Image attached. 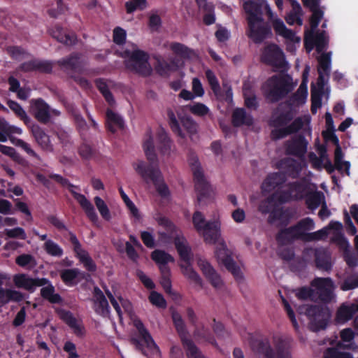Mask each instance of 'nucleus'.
Listing matches in <instances>:
<instances>
[{
	"label": "nucleus",
	"instance_id": "obj_45",
	"mask_svg": "<svg viewBox=\"0 0 358 358\" xmlns=\"http://www.w3.org/2000/svg\"><path fill=\"white\" fill-rule=\"evenodd\" d=\"M294 293L297 299L300 301L316 302L315 290L311 285L297 287L294 290Z\"/></svg>",
	"mask_w": 358,
	"mask_h": 358
},
{
	"label": "nucleus",
	"instance_id": "obj_30",
	"mask_svg": "<svg viewBox=\"0 0 358 358\" xmlns=\"http://www.w3.org/2000/svg\"><path fill=\"white\" fill-rule=\"evenodd\" d=\"M277 167L285 170L284 173L286 174V176H288L292 178H298L301 171L300 163L291 158L281 159L278 163Z\"/></svg>",
	"mask_w": 358,
	"mask_h": 358
},
{
	"label": "nucleus",
	"instance_id": "obj_54",
	"mask_svg": "<svg viewBox=\"0 0 358 358\" xmlns=\"http://www.w3.org/2000/svg\"><path fill=\"white\" fill-rule=\"evenodd\" d=\"M271 196H273L275 205L280 206L294 200L288 189L276 191L271 194Z\"/></svg>",
	"mask_w": 358,
	"mask_h": 358
},
{
	"label": "nucleus",
	"instance_id": "obj_10",
	"mask_svg": "<svg viewBox=\"0 0 358 358\" xmlns=\"http://www.w3.org/2000/svg\"><path fill=\"white\" fill-rule=\"evenodd\" d=\"M189 165L193 173L197 200L200 203L203 199L209 196L210 186L205 178L200 163L196 157H192L189 159Z\"/></svg>",
	"mask_w": 358,
	"mask_h": 358
},
{
	"label": "nucleus",
	"instance_id": "obj_32",
	"mask_svg": "<svg viewBox=\"0 0 358 358\" xmlns=\"http://www.w3.org/2000/svg\"><path fill=\"white\" fill-rule=\"evenodd\" d=\"M106 129L112 134H115L117 129H123L124 127L123 118L111 109L106 110Z\"/></svg>",
	"mask_w": 358,
	"mask_h": 358
},
{
	"label": "nucleus",
	"instance_id": "obj_7",
	"mask_svg": "<svg viewBox=\"0 0 358 358\" xmlns=\"http://www.w3.org/2000/svg\"><path fill=\"white\" fill-rule=\"evenodd\" d=\"M192 222L196 231L201 233L207 243L215 244L220 236V224L217 221L206 222L202 213L196 211Z\"/></svg>",
	"mask_w": 358,
	"mask_h": 358
},
{
	"label": "nucleus",
	"instance_id": "obj_26",
	"mask_svg": "<svg viewBox=\"0 0 358 358\" xmlns=\"http://www.w3.org/2000/svg\"><path fill=\"white\" fill-rule=\"evenodd\" d=\"M80 55L78 53H71L66 57L62 58L57 62V64L64 71H71L72 74L76 72L81 73L82 66L80 64Z\"/></svg>",
	"mask_w": 358,
	"mask_h": 358
},
{
	"label": "nucleus",
	"instance_id": "obj_31",
	"mask_svg": "<svg viewBox=\"0 0 358 358\" xmlns=\"http://www.w3.org/2000/svg\"><path fill=\"white\" fill-rule=\"evenodd\" d=\"M308 143L302 135L294 138L287 146V152L298 157H303L307 151Z\"/></svg>",
	"mask_w": 358,
	"mask_h": 358
},
{
	"label": "nucleus",
	"instance_id": "obj_62",
	"mask_svg": "<svg viewBox=\"0 0 358 358\" xmlns=\"http://www.w3.org/2000/svg\"><path fill=\"white\" fill-rule=\"evenodd\" d=\"M167 116L169 119V126L176 134L179 136L184 137L181 128L180 127V124L175 115L174 112L171 109H169L167 110Z\"/></svg>",
	"mask_w": 358,
	"mask_h": 358
},
{
	"label": "nucleus",
	"instance_id": "obj_27",
	"mask_svg": "<svg viewBox=\"0 0 358 358\" xmlns=\"http://www.w3.org/2000/svg\"><path fill=\"white\" fill-rule=\"evenodd\" d=\"M263 0H248L243 3V9L247 13V21H254L263 17Z\"/></svg>",
	"mask_w": 358,
	"mask_h": 358
},
{
	"label": "nucleus",
	"instance_id": "obj_14",
	"mask_svg": "<svg viewBox=\"0 0 358 358\" xmlns=\"http://www.w3.org/2000/svg\"><path fill=\"white\" fill-rule=\"evenodd\" d=\"M262 62L275 69H284L287 64L282 50L275 44L266 46L262 55Z\"/></svg>",
	"mask_w": 358,
	"mask_h": 358
},
{
	"label": "nucleus",
	"instance_id": "obj_34",
	"mask_svg": "<svg viewBox=\"0 0 358 358\" xmlns=\"http://www.w3.org/2000/svg\"><path fill=\"white\" fill-rule=\"evenodd\" d=\"M85 277V273L80 271L78 268H66L60 272V278L63 282L67 286H74L78 283V278L83 279Z\"/></svg>",
	"mask_w": 358,
	"mask_h": 358
},
{
	"label": "nucleus",
	"instance_id": "obj_13",
	"mask_svg": "<svg viewBox=\"0 0 358 358\" xmlns=\"http://www.w3.org/2000/svg\"><path fill=\"white\" fill-rule=\"evenodd\" d=\"M215 254L218 263L223 265L236 280L243 279V274L240 267L234 260L224 244H222L220 247L217 248Z\"/></svg>",
	"mask_w": 358,
	"mask_h": 358
},
{
	"label": "nucleus",
	"instance_id": "obj_20",
	"mask_svg": "<svg viewBox=\"0 0 358 358\" xmlns=\"http://www.w3.org/2000/svg\"><path fill=\"white\" fill-rule=\"evenodd\" d=\"M197 265L201 270L203 275L210 282L212 286L215 288L220 287L222 284V280L220 275L217 273L215 268L206 259L199 258L197 260Z\"/></svg>",
	"mask_w": 358,
	"mask_h": 358
},
{
	"label": "nucleus",
	"instance_id": "obj_22",
	"mask_svg": "<svg viewBox=\"0 0 358 358\" xmlns=\"http://www.w3.org/2000/svg\"><path fill=\"white\" fill-rule=\"evenodd\" d=\"M303 126V121L301 117L294 119L287 127L281 129H273L271 131V137L273 140H279L299 131Z\"/></svg>",
	"mask_w": 358,
	"mask_h": 358
},
{
	"label": "nucleus",
	"instance_id": "obj_52",
	"mask_svg": "<svg viewBox=\"0 0 358 358\" xmlns=\"http://www.w3.org/2000/svg\"><path fill=\"white\" fill-rule=\"evenodd\" d=\"M8 107L22 120L26 125L31 123V119L27 115L22 107L16 101L9 100L7 102Z\"/></svg>",
	"mask_w": 358,
	"mask_h": 358
},
{
	"label": "nucleus",
	"instance_id": "obj_50",
	"mask_svg": "<svg viewBox=\"0 0 358 358\" xmlns=\"http://www.w3.org/2000/svg\"><path fill=\"white\" fill-rule=\"evenodd\" d=\"M287 189L294 200L303 198L306 191V185L300 181L291 182L287 184Z\"/></svg>",
	"mask_w": 358,
	"mask_h": 358
},
{
	"label": "nucleus",
	"instance_id": "obj_15",
	"mask_svg": "<svg viewBox=\"0 0 358 358\" xmlns=\"http://www.w3.org/2000/svg\"><path fill=\"white\" fill-rule=\"evenodd\" d=\"M293 215V211L290 208L275 205L268 216L267 222L270 225L276 224L277 227H285L289 224Z\"/></svg>",
	"mask_w": 358,
	"mask_h": 358
},
{
	"label": "nucleus",
	"instance_id": "obj_6",
	"mask_svg": "<svg viewBox=\"0 0 358 358\" xmlns=\"http://www.w3.org/2000/svg\"><path fill=\"white\" fill-rule=\"evenodd\" d=\"M122 57H129L125 65L130 71L143 76L151 74L152 68L148 62L149 55L147 52L141 50H126L123 52Z\"/></svg>",
	"mask_w": 358,
	"mask_h": 358
},
{
	"label": "nucleus",
	"instance_id": "obj_2",
	"mask_svg": "<svg viewBox=\"0 0 358 358\" xmlns=\"http://www.w3.org/2000/svg\"><path fill=\"white\" fill-rule=\"evenodd\" d=\"M274 348L268 339H252L250 348L252 352L262 358H292L289 342L280 337L274 339Z\"/></svg>",
	"mask_w": 358,
	"mask_h": 358
},
{
	"label": "nucleus",
	"instance_id": "obj_39",
	"mask_svg": "<svg viewBox=\"0 0 358 358\" xmlns=\"http://www.w3.org/2000/svg\"><path fill=\"white\" fill-rule=\"evenodd\" d=\"M232 123L235 127L250 126L253 124V118L246 113L244 108H236L232 113Z\"/></svg>",
	"mask_w": 358,
	"mask_h": 358
},
{
	"label": "nucleus",
	"instance_id": "obj_19",
	"mask_svg": "<svg viewBox=\"0 0 358 358\" xmlns=\"http://www.w3.org/2000/svg\"><path fill=\"white\" fill-rule=\"evenodd\" d=\"M93 296L94 312L103 317H108L110 313V306L104 294L98 287H94Z\"/></svg>",
	"mask_w": 358,
	"mask_h": 358
},
{
	"label": "nucleus",
	"instance_id": "obj_40",
	"mask_svg": "<svg viewBox=\"0 0 358 358\" xmlns=\"http://www.w3.org/2000/svg\"><path fill=\"white\" fill-rule=\"evenodd\" d=\"M41 296L52 304H61L63 301L60 294L55 293V288L51 282L41 289Z\"/></svg>",
	"mask_w": 358,
	"mask_h": 358
},
{
	"label": "nucleus",
	"instance_id": "obj_9",
	"mask_svg": "<svg viewBox=\"0 0 358 358\" xmlns=\"http://www.w3.org/2000/svg\"><path fill=\"white\" fill-rule=\"evenodd\" d=\"M174 243L180 259L185 262V265H180L182 274L194 283L202 286V279L191 265L190 248L178 237L175 238Z\"/></svg>",
	"mask_w": 358,
	"mask_h": 358
},
{
	"label": "nucleus",
	"instance_id": "obj_64",
	"mask_svg": "<svg viewBox=\"0 0 358 358\" xmlns=\"http://www.w3.org/2000/svg\"><path fill=\"white\" fill-rule=\"evenodd\" d=\"M323 358H353L351 353L341 352L336 348H329L326 350Z\"/></svg>",
	"mask_w": 358,
	"mask_h": 358
},
{
	"label": "nucleus",
	"instance_id": "obj_35",
	"mask_svg": "<svg viewBox=\"0 0 358 358\" xmlns=\"http://www.w3.org/2000/svg\"><path fill=\"white\" fill-rule=\"evenodd\" d=\"M134 326L137 329L139 336L144 341L147 348L150 349L155 348L159 350L158 346L155 343L150 332L145 328V325L140 319H136L134 320Z\"/></svg>",
	"mask_w": 358,
	"mask_h": 358
},
{
	"label": "nucleus",
	"instance_id": "obj_12",
	"mask_svg": "<svg viewBox=\"0 0 358 358\" xmlns=\"http://www.w3.org/2000/svg\"><path fill=\"white\" fill-rule=\"evenodd\" d=\"M248 36L255 43H262L266 38L272 36L271 27L264 18L254 20V21L248 22Z\"/></svg>",
	"mask_w": 358,
	"mask_h": 358
},
{
	"label": "nucleus",
	"instance_id": "obj_21",
	"mask_svg": "<svg viewBox=\"0 0 358 358\" xmlns=\"http://www.w3.org/2000/svg\"><path fill=\"white\" fill-rule=\"evenodd\" d=\"M294 117V113L291 108L286 110H280L278 108L272 113L269 125L274 129H281L287 127Z\"/></svg>",
	"mask_w": 358,
	"mask_h": 358
},
{
	"label": "nucleus",
	"instance_id": "obj_16",
	"mask_svg": "<svg viewBox=\"0 0 358 358\" xmlns=\"http://www.w3.org/2000/svg\"><path fill=\"white\" fill-rule=\"evenodd\" d=\"M69 241L73 245V251L79 261L89 272H94L96 270V265L88 252L82 248V245L75 234L69 231Z\"/></svg>",
	"mask_w": 358,
	"mask_h": 358
},
{
	"label": "nucleus",
	"instance_id": "obj_4",
	"mask_svg": "<svg viewBox=\"0 0 358 358\" xmlns=\"http://www.w3.org/2000/svg\"><path fill=\"white\" fill-rule=\"evenodd\" d=\"M299 312L308 317L310 329L314 332L325 329L331 317V310L326 305H304L299 308Z\"/></svg>",
	"mask_w": 358,
	"mask_h": 358
},
{
	"label": "nucleus",
	"instance_id": "obj_3",
	"mask_svg": "<svg viewBox=\"0 0 358 358\" xmlns=\"http://www.w3.org/2000/svg\"><path fill=\"white\" fill-rule=\"evenodd\" d=\"M294 88L292 78L287 73L273 75L263 85L264 96L271 103L283 99Z\"/></svg>",
	"mask_w": 358,
	"mask_h": 358
},
{
	"label": "nucleus",
	"instance_id": "obj_33",
	"mask_svg": "<svg viewBox=\"0 0 358 358\" xmlns=\"http://www.w3.org/2000/svg\"><path fill=\"white\" fill-rule=\"evenodd\" d=\"M294 231L299 238L303 241H307V234L309 231L314 229L315 222L310 217H306L299 220L296 224L293 225Z\"/></svg>",
	"mask_w": 358,
	"mask_h": 358
},
{
	"label": "nucleus",
	"instance_id": "obj_24",
	"mask_svg": "<svg viewBox=\"0 0 358 358\" xmlns=\"http://www.w3.org/2000/svg\"><path fill=\"white\" fill-rule=\"evenodd\" d=\"M286 180L287 176L283 171L271 173L262 182V191L270 192L277 187H280L285 183Z\"/></svg>",
	"mask_w": 358,
	"mask_h": 358
},
{
	"label": "nucleus",
	"instance_id": "obj_23",
	"mask_svg": "<svg viewBox=\"0 0 358 358\" xmlns=\"http://www.w3.org/2000/svg\"><path fill=\"white\" fill-rule=\"evenodd\" d=\"M331 241L344 251V259L348 266L351 268L356 267L357 266V259L355 256L350 254V244L344 235L342 233H337L331 238Z\"/></svg>",
	"mask_w": 358,
	"mask_h": 358
},
{
	"label": "nucleus",
	"instance_id": "obj_43",
	"mask_svg": "<svg viewBox=\"0 0 358 358\" xmlns=\"http://www.w3.org/2000/svg\"><path fill=\"white\" fill-rule=\"evenodd\" d=\"M170 49L176 55L184 59H189L195 55L194 50L178 42L171 43Z\"/></svg>",
	"mask_w": 358,
	"mask_h": 358
},
{
	"label": "nucleus",
	"instance_id": "obj_60",
	"mask_svg": "<svg viewBox=\"0 0 358 358\" xmlns=\"http://www.w3.org/2000/svg\"><path fill=\"white\" fill-rule=\"evenodd\" d=\"M8 55L15 60L21 59L25 57L29 56L27 51L21 46L12 45L7 48Z\"/></svg>",
	"mask_w": 358,
	"mask_h": 358
},
{
	"label": "nucleus",
	"instance_id": "obj_8",
	"mask_svg": "<svg viewBox=\"0 0 358 358\" xmlns=\"http://www.w3.org/2000/svg\"><path fill=\"white\" fill-rule=\"evenodd\" d=\"M171 318L187 357L204 358L196 345L187 337L188 331L181 315L178 311L173 310L171 313Z\"/></svg>",
	"mask_w": 358,
	"mask_h": 358
},
{
	"label": "nucleus",
	"instance_id": "obj_49",
	"mask_svg": "<svg viewBox=\"0 0 358 358\" xmlns=\"http://www.w3.org/2000/svg\"><path fill=\"white\" fill-rule=\"evenodd\" d=\"M61 319L73 330L76 335L83 334V327L78 324L76 318L73 313L69 310H63L60 315Z\"/></svg>",
	"mask_w": 358,
	"mask_h": 358
},
{
	"label": "nucleus",
	"instance_id": "obj_36",
	"mask_svg": "<svg viewBox=\"0 0 358 358\" xmlns=\"http://www.w3.org/2000/svg\"><path fill=\"white\" fill-rule=\"evenodd\" d=\"M273 27L277 34L291 41L299 42L300 38L296 36L295 33L292 29H289L286 27L281 19H274L273 20Z\"/></svg>",
	"mask_w": 358,
	"mask_h": 358
},
{
	"label": "nucleus",
	"instance_id": "obj_57",
	"mask_svg": "<svg viewBox=\"0 0 358 358\" xmlns=\"http://www.w3.org/2000/svg\"><path fill=\"white\" fill-rule=\"evenodd\" d=\"M124 6L128 14L133 13L137 10H143L147 7V0H130L125 3Z\"/></svg>",
	"mask_w": 358,
	"mask_h": 358
},
{
	"label": "nucleus",
	"instance_id": "obj_11",
	"mask_svg": "<svg viewBox=\"0 0 358 358\" xmlns=\"http://www.w3.org/2000/svg\"><path fill=\"white\" fill-rule=\"evenodd\" d=\"M310 285L315 290L316 301L327 304L334 299V286L331 278L316 277L310 282Z\"/></svg>",
	"mask_w": 358,
	"mask_h": 358
},
{
	"label": "nucleus",
	"instance_id": "obj_63",
	"mask_svg": "<svg viewBox=\"0 0 358 358\" xmlns=\"http://www.w3.org/2000/svg\"><path fill=\"white\" fill-rule=\"evenodd\" d=\"M322 198H324L323 194L320 192H316L311 194L306 200L308 208L312 210L317 208L321 204Z\"/></svg>",
	"mask_w": 358,
	"mask_h": 358
},
{
	"label": "nucleus",
	"instance_id": "obj_56",
	"mask_svg": "<svg viewBox=\"0 0 358 358\" xmlns=\"http://www.w3.org/2000/svg\"><path fill=\"white\" fill-rule=\"evenodd\" d=\"M44 250L45 252L53 257H62L63 255V249L52 240H48L44 243Z\"/></svg>",
	"mask_w": 358,
	"mask_h": 358
},
{
	"label": "nucleus",
	"instance_id": "obj_46",
	"mask_svg": "<svg viewBox=\"0 0 358 358\" xmlns=\"http://www.w3.org/2000/svg\"><path fill=\"white\" fill-rule=\"evenodd\" d=\"M276 240L278 243L286 244L291 243L296 240H299V238L293 226H291L280 229L276 235Z\"/></svg>",
	"mask_w": 358,
	"mask_h": 358
},
{
	"label": "nucleus",
	"instance_id": "obj_38",
	"mask_svg": "<svg viewBox=\"0 0 358 358\" xmlns=\"http://www.w3.org/2000/svg\"><path fill=\"white\" fill-rule=\"evenodd\" d=\"M355 303L348 306L345 303L341 305L336 314V320L338 323H345L350 320L356 313Z\"/></svg>",
	"mask_w": 358,
	"mask_h": 358
},
{
	"label": "nucleus",
	"instance_id": "obj_55",
	"mask_svg": "<svg viewBox=\"0 0 358 358\" xmlns=\"http://www.w3.org/2000/svg\"><path fill=\"white\" fill-rule=\"evenodd\" d=\"M323 92L322 90H317L313 86L311 87V107L310 110L313 114H315L317 109L322 106V96Z\"/></svg>",
	"mask_w": 358,
	"mask_h": 358
},
{
	"label": "nucleus",
	"instance_id": "obj_59",
	"mask_svg": "<svg viewBox=\"0 0 358 358\" xmlns=\"http://www.w3.org/2000/svg\"><path fill=\"white\" fill-rule=\"evenodd\" d=\"M319 67L317 70H320L327 76H329L331 71V55L330 53H323L319 60Z\"/></svg>",
	"mask_w": 358,
	"mask_h": 358
},
{
	"label": "nucleus",
	"instance_id": "obj_47",
	"mask_svg": "<svg viewBox=\"0 0 358 358\" xmlns=\"http://www.w3.org/2000/svg\"><path fill=\"white\" fill-rule=\"evenodd\" d=\"M344 154L340 145L336 146L334 151V164L338 171H342L343 168L348 176L350 175V163L348 161H343Z\"/></svg>",
	"mask_w": 358,
	"mask_h": 358
},
{
	"label": "nucleus",
	"instance_id": "obj_41",
	"mask_svg": "<svg viewBox=\"0 0 358 358\" xmlns=\"http://www.w3.org/2000/svg\"><path fill=\"white\" fill-rule=\"evenodd\" d=\"M51 35L59 42L67 45H71L75 43L76 36L74 34H67L61 27L56 25L51 31Z\"/></svg>",
	"mask_w": 358,
	"mask_h": 358
},
{
	"label": "nucleus",
	"instance_id": "obj_48",
	"mask_svg": "<svg viewBox=\"0 0 358 358\" xmlns=\"http://www.w3.org/2000/svg\"><path fill=\"white\" fill-rule=\"evenodd\" d=\"M61 319L73 330L76 335L83 334V327L78 324L76 318L73 313L69 310H63L60 315Z\"/></svg>",
	"mask_w": 358,
	"mask_h": 358
},
{
	"label": "nucleus",
	"instance_id": "obj_44",
	"mask_svg": "<svg viewBox=\"0 0 358 358\" xmlns=\"http://www.w3.org/2000/svg\"><path fill=\"white\" fill-rule=\"evenodd\" d=\"M95 85L102 96L104 97L106 101L110 106H113L115 101L112 92L110 91L106 81L104 78H96L94 80Z\"/></svg>",
	"mask_w": 358,
	"mask_h": 358
},
{
	"label": "nucleus",
	"instance_id": "obj_37",
	"mask_svg": "<svg viewBox=\"0 0 358 358\" xmlns=\"http://www.w3.org/2000/svg\"><path fill=\"white\" fill-rule=\"evenodd\" d=\"M157 148L162 155H169L172 141L163 128H160L157 134Z\"/></svg>",
	"mask_w": 358,
	"mask_h": 358
},
{
	"label": "nucleus",
	"instance_id": "obj_29",
	"mask_svg": "<svg viewBox=\"0 0 358 358\" xmlns=\"http://www.w3.org/2000/svg\"><path fill=\"white\" fill-rule=\"evenodd\" d=\"M304 45L309 50H312L314 45L318 51L321 50L326 45L324 32L315 34L314 31H310L306 33L304 37Z\"/></svg>",
	"mask_w": 358,
	"mask_h": 358
},
{
	"label": "nucleus",
	"instance_id": "obj_53",
	"mask_svg": "<svg viewBox=\"0 0 358 358\" xmlns=\"http://www.w3.org/2000/svg\"><path fill=\"white\" fill-rule=\"evenodd\" d=\"M152 259L157 264H167L169 262H173L174 258L162 250H155L151 253Z\"/></svg>",
	"mask_w": 358,
	"mask_h": 358
},
{
	"label": "nucleus",
	"instance_id": "obj_61",
	"mask_svg": "<svg viewBox=\"0 0 358 358\" xmlns=\"http://www.w3.org/2000/svg\"><path fill=\"white\" fill-rule=\"evenodd\" d=\"M358 287V273L348 276L341 283V289L349 291Z\"/></svg>",
	"mask_w": 358,
	"mask_h": 358
},
{
	"label": "nucleus",
	"instance_id": "obj_25",
	"mask_svg": "<svg viewBox=\"0 0 358 358\" xmlns=\"http://www.w3.org/2000/svg\"><path fill=\"white\" fill-rule=\"evenodd\" d=\"M186 312L189 322L195 327V336L203 338L208 342L210 343L212 345L217 346V343L213 336L210 335L208 329L205 328L204 326H202L201 328L197 327V317L193 308L192 307H188L186 310Z\"/></svg>",
	"mask_w": 358,
	"mask_h": 358
},
{
	"label": "nucleus",
	"instance_id": "obj_17",
	"mask_svg": "<svg viewBox=\"0 0 358 358\" xmlns=\"http://www.w3.org/2000/svg\"><path fill=\"white\" fill-rule=\"evenodd\" d=\"M30 112L41 124L50 123V106L41 98L31 101Z\"/></svg>",
	"mask_w": 358,
	"mask_h": 358
},
{
	"label": "nucleus",
	"instance_id": "obj_51",
	"mask_svg": "<svg viewBox=\"0 0 358 358\" xmlns=\"http://www.w3.org/2000/svg\"><path fill=\"white\" fill-rule=\"evenodd\" d=\"M13 282L17 288L24 289L31 293L32 278L24 273H18L13 276Z\"/></svg>",
	"mask_w": 358,
	"mask_h": 358
},
{
	"label": "nucleus",
	"instance_id": "obj_58",
	"mask_svg": "<svg viewBox=\"0 0 358 358\" xmlns=\"http://www.w3.org/2000/svg\"><path fill=\"white\" fill-rule=\"evenodd\" d=\"M94 201L101 217L105 220L109 221L111 218V215L109 208L105 201L98 196L94 198Z\"/></svg>",
	"mask_w": 358,
	"mask_h": 358
},
{
	"label": "nucleus",
	"instance_id": "obj_5",
	"mask_svg": "<svg viewBox=\"0 0 358 358\" xmlns=\"http://www.w3.org/2000/svg\"><path fill=\"white\" fill-rule=\"evenodd\" d=\"M50 178L54 180L57 183L60 184L64 187H68L69 191L71 192L73 198L80 204L82 209L84 210L87 218L93 223L98 222L99 217L95 211L93 204L86 198L84 194L78 193L73 189H79V187L73 185L70 181L62 176L56 173L50 175Z\"/></svg>",
	"mask_w": 358,
	"mask_h": 358
},
{
	"label": "nucleus",
	"instance_id": "obj_28",
	"mask_svg": "<svg viewBox=\"0 0 358 358\" xmlns=\"http://www.w3.org/2000/svg\"><path fill=\"white\" fill-rule=\"evenodd\" d=\"M315 266L322 271H329L332 268L330 253L324 248H316L314 251Z\"/></svg>",
	"mask_w": 358,
	"mask_h": 358
},
{
	"label": "nucleus",
	"instance_id": "obj_42",
	"mask_svg": "<svg viewBox=\"0 0 358 358\" xmlns=\"http://www.w3.org/2000/svg\"><path fill=\"white\" fill-rule=\"evenodd\" d=\"M51 35L59 42L67 45H71L75 43L76 36L74 34H67L61 27L56 25L51 31Z\"/></svg>",
	"mask_w": 358,
	"mask_h": 358
},
{
	"label": "nucleus",
	"instance_id": "obj_1",
	"mask_svg": "<svg viewBox=\"0 0 358 358\" xmlns=\"http://www.w3.org/2000/svg\"><path fill=\"white\" fill-rule=\"evenodd\" d=\"M143 146L149 163L138 160L133 164V168L145 183L152 182L156 191L162 198H168L171 192L158 167V159L150 129H148L145 133V139Z\"/></svg>",
	"mask_w": 358,
	"mask_h": 358
},
{
	"label": "nucleus",
	"instance_id": "obj_18",
	"mask_svg": "<svg viewBox=\"0 0 358 358\" xmlns=\"http://www.w3.org/2000/svg\"><path fill=\"white\" fill-rule=\"evenodd\" d=\"M27 126L30 129L36 142L43 150L50 152H53L54 148L50 141V136L45 131L43 128L34 123L32 120L31 123Z\"/></svg>",
	"mask_w": 358,
	"mask_h": 358
}]
</instances>
